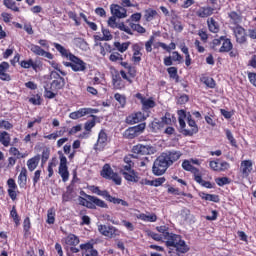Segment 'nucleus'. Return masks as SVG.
<instances>
[{
	"mask_svg": "<svg viewBox=\"0 0 256 256\" xmlns=\"http://www.w3.org/2000/svg\"><path fill=\"white\" fill-rule=\"evenodd\" d=\"M60 164L58 168V173L64 183L69 181V167L67 166V157L63 154L59 156Z\"/></svg>",
	"mask_w": 256,
	"mask_h": 256,
	"instance_id": "nucleus-9",
	"label": "nucleus"
},
{
	"mask_svg": "<svg viewBox=\"0 0 256 256\" xmlns=\"http://www.w3.org/2000/svg\"><path fill=\"white\" fill-rule=\"evenodd\" d=\"M165 240L166 247H174L178 253H187L189 251V246L185 243V240L177 234L170 233Z\"/></svg>",
	"mask_w": 256,
	"mask_h": 256,
	"instance_id": "nucleus-3",
	"label": "nucleus"
},
{
	"mask_svg": "<svg viewBox=\"0 0 256 256\" xmlns=\"http://www.w3.org/2000/svg\"><path fill=\"white\" fill-rule=\"evenodd\" d=\"M29 49L34 55H38L41 57L42 53L45 51L40 46L35 44H30Z\"/></svg>",
	"mask_w": 256,
	"mask_h": 256,
	"instance_id": "nucleus-46",
	"label": "nucleus"
},
{
	"mask_svg": "<svg viewBox=\"0 0 256 256\" xmlns=\"http://www.w3.org/2000/svg\"><path fill=\"white\" fill-rule=\"evenodd\" d=\"M132 151L136 155H155L157 148L151 145L138 144L132 148Z\"/></svg>",
	"mask_w": 256,
	"mask_h": 256,
	"instance_id": "nucleus-10",
	"label": "nucleus"
},
{
	"mask_svg": "<svg viewBox=\"0 0 256 256\" xmlns=\"http://www.w3.org/2000/svg\"><path fill=\"white\" fill-rule=\"evenodd\" d=\"M4 5L7 9H11V11H15L19 13L20 9L17 7V2L14 0H4Z\"/></svg>",
	"mask_w": 256,
	"mask_h": 256,
	"instance_id": "nucleus-38",
	"label": "nucleus"
},
{
	"mask_svg": "<svg viewBox=\"0 0 256 256\" xmlns=\"http://www.w3.org/2000/svg\"><path fill=\"white\" fill-rule=\"evenodd\" d=\"M0 143L4 146V147H9V145H11V136L3 131L0 133Z\"/></svg>",
	"mask_w": 256,
	"mask_h": 256,
	"instance_id": "nucleus-35",
	"label": "nucleus"
},
{
	"mask_svg": "<svg viewBox=\"0 0 256 256\" xmlns=\"http://www.w3.org/2000/svg\"><path fill=\"white\" fill-rule=\"evenodd\" d=\"M251 171H253V161L243 160L240 164V173H242V177L246 179L251 175Z\"/></svg>",
	"mask_w": 256,
	"mask_h": 256,
	"instance_id": "nucleus-16",
	"label": "nucleus"
},
{
	"mask_svg": "<svg viewBox=\"0 0 256 256\" xmlns=\"http://www.w3.org/2000/svg\"><path fill=\"white\" fill-rule=\"evenodd\" d=\"M70 62H65V67H71L72 71H75L76 73H79L81 71H85L87 69V63H85L83 60H81L79 57L72 54L69 58Z\"/></svg>",
	"mask_w": 256,
	"mask_h": 256,
	"instance_id": "nucleus-5",
	"label": "nucleus"
},
{
	"mask_svg": "<svg viewBox=\"0 0 256 256\" xmlns=\"http://www.w3.org/2000/svg\"><path fill=\"white\" fill-rule=\"evenodd\" d=\"M216 183L219 185V187H223V185H229L231 181H229V178L227 177H221V178H216Z\"/></svg>",
	"mask_w": 256,
	"mask_h": 256,
	"instance_id": "nucleus-62",
	"label": "nucleus"
},
{
	"mask_svg": "<svg viewBox=\"0 0 256 256\" xmlns=\"http://www.w3.org/2000/svg\"><path fill=\"white\" fill-rule=\"evenodd\" d=\"M98 231L104 237H108L109 239H115V237H119L121 235V230L111 225L107 226V225L100 224L98 225Z\"/></svg>",
	"mask_w": 256,
	"mask_h": 256,
	"instance_id": "nucleus-7",
	"label": "nucleus"
},
{
	"mask_svg": "<svg viewBox=\"0 0 256 256\" xmlns=\"http://www.w3.org/2000/svg\"><path fill=\"white\" fill-rule=\"evenodd\" d=\"M101 175L104 179H110L115 185H121V176L115 173L109 164H105L102 168Z\"/></svg>",
	"mask_w": 256,
	"mask_h": 256,
	"instance_id": "nucleus-8",
	"label": "nucleus"
},
{
	"mask_svg": "<svg viewBox=\"0 0 256 256\" xmlns=\"http://www.w3.org/2000/svg\"><path fill=\"white\" fill-rule=\"evenodd\" d=\"M201 82L206 85V87H209V89H215V80L211 77L204 76L201 78Z\"/></svg>",
	"mask_w": 256,
	"mask_h": 256,
	"instance_id": "nucleus-39",
	"label": "nucleus"
},
{
	"mask_svg": "<svg viewBox=\"0 0 256 256\" xmlns=\"http://www.w3.org/2000/svg\"><path fill=\"white\" fill-rule=\"evenodd\" d=\"M9 153L10 155H13L17 159H23V157H25V155H23L16 147H11Z\"/></svg>",
	"mask_w": 256,
	"mask_h": 256,
	"instance_id": "nucleus-56",
	"label": "nucleus"
},
{
	"mask_svg": "<svg viewBox=\"0 0 256 256\" xmlns=\"http://www.w3.org/2000/svg\"><path fill=\"white\" fill-rule=\"evenodd\" d=\"M121 223L127 231H129V232L135 231V225L132 222L127 221V220H122Z\"/></svg>",
	"mask_w": 256,
	"mask_h": 256,
	"instance_id": "nucleus-57",
	"label": "nucleus"
},
{
	"mask_svg": "<svg viewBox=\"0 0 256 256\" xmlns=\"http://www.w3.org/2000/svg\"><path fill=\"white\" fill-rule=\"evenodd\" d=\"M124 135H125V137H126L127 139H135V137H139V135L136 134L134 127L128 128V129L125 131Z\"/></svg>",
	"mask_w": 256,
	"mask_h": 256,
	"instance_id": "nucleus-48",
	"label": "nucleus"
},
{
	"mask_svg": "<svg viewBox=\"0 0 256 256\" xmlns=\"http://www.w3.org/2000/svg\"><path fill=\"white\" fill-rule=\"evenodd\" d=\"M108 27H111V29H117L119 27V24L117 23V18L115 16H111L108 19Z\"/></svg>",
	"mask_w": 256,
	"mask_h": 256,
	"instance_id": "nucleus-58",
	"label": "nucleus"
},
{
	"mask_svg": "<svg viewBox=\"0 0 256 256\" xmlns=\"http://www.w3.org/2000/svg\"><path fill=\"white\" fill-rule=\"evenodd\" d=\"M40 161H41V156H40V155H36V156H34V157L28 159L27 162H26V165H27V167H28V170H29L30 172L35 171V169H36L37 167H39V162H40Z\"/></svg>",
	"mask_w": 256,
	"mask_h": 256,
	"instance_id": "nucleus-28",
	"label": "nucleus"
},
{
	"mask_svg": "<svg viewBox=\"0 0 256 256\" xmlns=\"http://www.w3.org/2000/svg\"><path fill=\"white\" fill-rule=\"evenodd\" d=\"M185 119H187V114L185 113V110H179L178 121H179L180 129H185Z\"/></svg>",
	"mask_w": 256,
	"mask_h": 256,
	"instance_id": "nucleus-40",
	"label": "nucleus"
},
{
	"mask_svg": "<svg viewBox=\"0 0 256 256\" xmlns=\"http://www.w3.org/2000/svg\"><path fill=\"white\" fill-rule=\"evenodd\" d=\"M113 87L114 89H125V83L121 79V77L113 78Z\"/></svg>",
	"mask_w": 256,
	"mask_h": 256,
	"instance_id": "nucleus-43",
	"label": "nucleus"
},
{
	"mask_svg": "<svg viewBox=\"0 0 256 256\" xmlns=\"http://www.w3.org/2000/svg\"><path fill=\"white\" fill-rule=\"evenodd\" d=\"M95 45H99L100 46V55H102V57H105V55H107V50L111 49V46L108 43H98L96 42Z\"/></svg>",
	"mask_w": 256,
	"mask_h": 256,
	"instance_id": "nucleus-50",
	"label": "nucleus"
},
{
	"mask_svg": "<svg viewBox=\"0 0 256 256\" xmlns=\"http://www.w3.org/2000/svg\"><path fill=\"white\" fill-rule=\"evenodd\" d=\"M207 25H208V29H209V31H211V33H217L220 29L219 23L217 21H215L214 18H209L207 20Z\"/></svg>",
	"mask_w": 256,
	"mask_h": 256,
	"instance_id": "nucleus-34",
	"label": "nucleus"
},
{
	"mask_svg": "<svg viewBox=\"0 0 256 256\" xmlns=\"http://www.w3.org/2000/svg\"><path fill=\"white\" fill-rule=\"evenodd\" d=\"M126 165H123L120 168V173L123 175L126 181L130 183L139 182V174L133 170V161L129 160V158H124Z\"/></svg>",
	"mask_w": 256,
	"mask_h": 256,
	"instance_id": "nucleus-4",
	"label": "nucleus"
},
{
	"mask_svg": "<svg viewBox=\"0 0 256 256\" xmlns=\"http://www.w3.org/2000/svg\"><path fill=\"white\" fill-rule=\"evenodd\" d=\"M107 139V133H105L103 130L100 131L98 134V140L94 145L95 151H103L105 147H107Z\"/></svg>",
	"mask_w": 256,
	"mask_h": 256,
	"instance_id": "nucleus-15",
	"label": "nucleus"
},
{
	"mask_svg": "<svg viewBox=\"0 0 256 256\" xmlns=\"http://www.w3.org/2000/svg\"><path fill=\"white\" fill-rule=\"evenodd\" d=\"M149 117L148 113L143 112H135L128 116L127 121H129L132 125H135V123H141V121H145Z\"/></svg>",
	"mask_w": 256,
	"mask_h": 256,
	"instance_id": "nucleus-18",
	"label": "nucleus"
},
{
	"mask_svg": "<svg viewBox=\"0 0 256 256\" xmlns=\"http://www.w3.org/2000/svg\"><path fill=\"white\" fill-rule=\"evenodd\" d=\"M18 185L22 189L27 187V168L22 167L18 176Z\"/></svg>",
	"mask_w": 256,
	"mask_h": 256,
	"instance_id": "nucleus-29",
	"label": "nucleus"
},
{
	"mask_svg": "<svg viewBox=\"0 0 256 256\" xmlns=\"http://www.w3.org/2000/svg\"><path fill=\"white\" fill-rule=\"evenodd\" d=\"M201 199H204V201H212L213 203H219V196L215 194H207L202 193L200 194Z\"/></svg>",
	"mask_w": 256,
	"mask_h": 256,
	"instance_id": "nucleus-37",
	"label": "nucleus"
},
{
	"mask_svg": "<svg viewBox=\"0 0 256 256\" xmlns=\"http://www.w3.org/2000/svg\"><path fill=\"white\" fill-rule=\"evenodd\" d=\"M65 244L67 247H77L79 245V237L74 234H70L65 238Z\"/></svg>",
	"mask_w": 256,
	"mask_h": 256,
	"instance_id": "nucleus-32",
	"label": "nucleus"
},
{
	"mask_svg": "<svg viewBox=\"0 0 256 256\" xmlns=\"http://www.w3.org/2000/svg\"><path fill=\"white\" fill-rule=\"evenodd\" d=\"M82 129H83V125L78 124V125L73 126L72 128H70V130L68 131V134L69 135H77V133L82 131Z\"/></svg>",
	"mask_w": 256,
	"mask_h": 256,
	"instance_id": "nucleus-60",
	"label": "nucleus"
},
{
	"mask_svg": "<svg viewBox=\"0 0 256 256\" xmlns=\"http://www.w3.org/2000/svg\"><path fill=\"white\" fill-rule=\"evenodd\" d=\"M183 153L181 151H167L161 154V156L166 160L168 165H173L176 161H179L181 159V156Z\"/></svg>",
	"mask_w": 256,
	"mask_h": 256,
	"instance_id": "nucleus-13",
	"label": "nucleus"
},
{
	"mask_svg": "<svg viewBox=\"0 0 256 256\" xmlns=\"http://www.w3.org/2000/svg\"><path fill=\"white\" fill-rule=\"evenodd\" d=\"M164 125H171V118L165 116L162 118V122H152V129L155 131V133H157V131H159V129H161V127Z\"/></svg>",
	"mask_w": 256,
	"mask_h": 256,
	"instance_id": "nucleus-31",
	"label": "nucleus"
},
{
	"mask_svg": "<svg viewBox=\"0 0 256 256\" xmlns=\"http://www.w3.org/2000/svg\"><path fill=\"white\" fill-rule=\"evenodd\" d=\"M87 189L88 191L94 193L95 195L104 197L106 201L114 203V205H122V207H129V203H127V201L109 195V192H107L106 190H101L98 186L91 185L88 186Z\"/></svg>",
	"mask_w": 256,
	"mask_h": 256,
	"instance_id": "nucleus-2",
	"label": "nucleus"
},
{
	"mask_svg": "<svg viewBox=\"0 0 256 256\" xmlns=\"http://www.w3.org/2000/svg\"><path fill=\"white\" fill-rule=\"evenodd\" d=\"M62 135L63 133L61 131H56L52 134L44 135V139H48V141H57Z\"/></svg>",
	"mask_w": 256,
	"mask_h": 256,
	"instance_id": "nucleus-45",
	"label": "nucleus"
},
{
	"mask_svg": "<svg viewBox=\"0 0 256 256\" xmlns=\"http://www.w3.org/2000/svg\"><path fill=\"white\" fill-rule=\"evenodd\" d=\"M81 195H84V197L78 198L79 205H82L83 207H87V209H97V207H101L102 209H107V203L105 201L95 197L91 196L89 194H86L85 192H81Z\"/></svg>",
	"mask_w": 256,
	"mask_h": 256,
	"instance_id": "nucleus-1",
	"label": "nucleus"
},
{
	"mask_svg": "<svg viewBox=\"0 0 256 256\" xmlns=\"http://www.w3.org/2000/svg\"><path fill=\"white\" fill-rule=\"evenodd\" d=\"M82 256H97L98 252L93 248V244L85 243L80 245Z\"/></svg>",
	"mask_w": 256,
	"mask_h": 256,
	"instance_id": "nucleus-24",
	"label": "nucleus"
},
{
	"mask_svg": "<svg viewBox=\"0 0 256 256\" xmlns=\"http://www.w3.org/2000/svg\"><path fill=\"white\" fill-rule=\"evenodd\" d=\"M109 61L112 63H120V61H123V56L119 54V52H114L110 54Z\"/></svg>",
	"mask_w": 256,
	"mask_h": 256,
	"instance_id": "nucleus-47",
	"label": "nucleus"
},
{
	"mask_svg": "<svg viewBox=\"0 0 256 256\" xmlns=\"http://www.w3.org/2000/svg\"><path fill=\"white\" fill-rule=\"evenodd\" d=\"M46 223H48V225L55 223V208L48 209Z\"/></svg>",
	"mask_w": 256,
	"mask_h": 256,
	"instance_id": "nucleus-41",
	"label": "nucleus"
},
{
	"mask_svg": "<svg viewBox=\"0 0 256 256\" xmlns=\"http://www.w3.org/2000/svg\"><path fill=\"white\" fill-rule=\"evenodd\" d=\"M93 113V109L91 108H80L77 111L71 112L69 114V118L73 120L81 119V117H85V115H91Z\"/></svg>",
	"mask_w": 256,
	"mask_h": 256,
	"instance_id": "nucleus-19",
	"label": "nucleus"
},
{
	"mask_svg": "<svg viewBox=\"0 0 256 256\" xmlns=\"http://www.w3.org/2000/svg\"><path fill=\"white\" fill-rule=\"evenodd\" d=\"M114 99L119 102V105L123 108L125 107V105H127V98L125 97V95L120 94V93H116L114 95Z\"/></svg>",
	"mask_w": 256,
	"mask_h": 256,
	"instance_id": "nucleus-42",
	"label": "nucleus"
},
{
	"mask_svg": "<svg viewBox=\"0 0 256 256\" xmlns=\"http://www.w3.org/2000/svg\"><path fill=\"white\" fill-rule=\"evenodd\" d=\"M73 43L74 45H76V47H79V49H82V50L87 49V42H85V40L81 38H75Z\"/></svg>",
	"mask_w": 256,
	"mask_h": 256,
	"instance_id": "nucleus-49",
	"label": "nucleus"
},
{
	"mask_svg": "<svg viewBox=\"0 0 256 256\" xmlns=\"http://www.w3.org/2000/svg\"><path fill=\"white\" fill-rule=\"evenodd\" d=\"M10 217H12L16 226H19L21 219L19 218V214H17V209H15V207L12 208L10 212Z\"/></svg>",
	"mask_w": 256,
	"mask_h": 256,
	"instance_id": "nucleus-54",
	"label": "nucleus"
},
{
	"mask_svg": "<svg viewBox=\"0 0 256 256\" xmlns=\"http://www.w3.org/2000/svg\"><path fill=\"white\" fill-rule=\"evenodd\" d=\"M223 43V40L220 38H216L212 41L211 43V47L212 49H214V51H218L219 53V49H221V44Z\"/></svg>",
	"mask_w": 256,
	"mask_h": 256,
	"instance_id": "nucleus-52",
	"label": "nucleus"
},
{
	"mask_svg": "<svg viewBox=\"0 0 256 256\" xmlns=\"http://www.w3.org/2000/svg\"><path fill=\"white\" fill-rule=\"evenodd\" d=\"M111 14L118 19H125L127 17V10L120 5L112 4L110 6Z\"/></svg>",
	"mask_w": 256,
	"mask_h": 256,
	"instance_id": "nucleus-17",
	"label": "nucleus"
},
{
	"mask_svg": "<svg viewBox=\"0 0 256 256\" xmlns=\"http://www.w3.org/2000/svg\"><path fill=\"white\" fill-rule=\"evenodd\" d=\"M213 13H215V8H213L211 6H203L197 10L196 15H197V17H200L201 19H205L207 17H211V15H213Z\"/></svg>",
	"mask_w": 256,
	"mask_h": 256,
	"instance_id": "nucleus-22",
	"label": "nucleus"
},
{
	"mask_svg": "<svg viewBox=\"0 0 256 256\" xmlns=\"http://www.w3.org/2000/svg\"><path fill=\"white\" fill-rule=\"evenodd\" d=\"M199 131V128L197 127V123H195V120L191 119V117H188V126L185 124L184 128H181V132L183 135H188L191 137V135H195Z\"/></svg>",
	"mask_w": 256,
	"mask_h": 256,
	"instance_id": "nucleus-14",
	"label": "nucleus"
},
{
	"mask_svg": "<svg viewBox=\"0 0 256 256\" xmlns=\"http://www.w3.org/2000/svg\"><path fill=\"white\" fill-rule=\"evenodd\" d=\"M168 75L171 77V79H175L176 81L179 79V76L177 75V68L176 67H170L167 69Z\"/></svg>",
	"mask_w": 256,
	"mask_h": 256,
	"instance_id": "nucleus-59",
	"label": "nucleus"
},
{
	"mask_svg": "<svg viewBox=\"0 0 256 256\" xmlns=\"http://www.w3.org/2000/svg\"><path fill=\"white\" fill-rule=\"evenodd\" d=\"M136 218L145 223H155L157 221V215L155 213H140L136 214Z\"/></svg>",
	"mask_w": 256,
	"mask_h": 256,
	"instance_id": "nucleus-25",
	"label": "nucleus"
},
{
	"mask_svg": "<svg viewBox=\"0 0 256 256\" xmlns=\"http://www.w3.org/2000/svg\"><path fill=\"white\" fill-rule=\"evenodd\" d=\"M168 229L169 228H167V226L156 227V230L158 231V233H161L160 235H162V237H164V239H167L169 237V235L171 234V233H169Z\"/></svg>",
	"mask_w": 256,
	"mask_h": 256,
	"instance_id": "nucleus-51",
	"label": "nucleus"
},
{
	"mask_svg": "<svg viewBox=\"0 0 256 256\" xmlns=\"http://www.w3.org/2000/svg\"><path fill=\"white\" fill-rule=\"evenodd\" d=\"M8 185V195L12 201H15L17 199V183H15V180L13 178H9L7 180Z\"/></svg>",
	"mask_w": 256,
	"mask_h": 256,
	"instance_id": "nucleus-23",
	"label": "nucleus"
},
{
	"mask_svg": "<svg viewBox=\"0 0 256 256\" xmlns=\"http://www.w3.org/2000/svg\"><path fill=\"white\" fill-rule=\"evenodd\" d=\"M133 49V57L132 60L134 61V63H140L141 62V57L143 54H141V47L139 46V44H134L132 46Z\"/></svg>",
	"mask_w": 256,
	"mask_h": 256,
	"instance_id": "nucleus-33",
	"label": "nucleus"
},
{
	"mask_svg": "<svg viewBox=\"0 0 256 256\" xmlns=\"http://www.w3.org/2000/svg\"><path fill=\"white\" fill-rule=\"evenodd\" d=\"M145 127H146V124L141 123V124H139L137 126H134L132 128H134L137 135H141V133H143L145 131Z\"/></svg>",
	"mask_w": 256,
	"mask_h": 256,
	"instance_id": "nucleus-64",
	"label": "nucleus"
},
{
	"mask_svg": "<svg viewBox=\"0 0 256 256\" xmlns=\"http://www.w3.org/2000/svg\"><path fill=\"white\" fill-rule=\"evenodd\" d=\"M225 133L230 145H232V147H237V140H235V137H233L231 130H226Z\"/></svg>",
	"mask_w": 256,
	"mask_h": 256,
	"instance_id": "nucleus-55",
	"label": "nucleus"
},
{
	"mask_svg": "<svg viewBox=\"0 0 256 256\" xmlns=\"http://www.w3.org/2000/svg\"><path fill=\"white\" fill-rule=\"evenodd\" d=\"M234 35L237 43L243 44L247 41V32H245V28L241 26L234 28Z\"/></svg>",
	"mask_w": 256,
	"mask_h": 256,
	"instance_id": "nucleus-21",
	"label": "nucleus"
},
{
	"mask_svg": "<svg viewBox=\"0 0 256 256\" xmlns=\"http://www.w3.org/2000/svg\"><path fill=\"white\" fill-rule=\"evenodd\" d=\"M222 44L219 48V53H229L233 49V43H231V39L221 36Z\"/></svg>",
	"mask_w": 256,
	"mask_h": 256,
	"instance_id": "nucleus-27",
	"label": "nucleus"
},
{
	"mask_svg": "<svg viewBox=\"0 0 256 256\" xmlns=\"http://www.w3.org/2000/svg\"><path fill=\"white\" fill-rule=\"evenodd\" d=\"M120 65L122 67H124V69H127L128 73H130V75L132 77H135V70L133 68H131V66L127 62H123V60H122V61H120Z\"/></svg>",
	"mask_w": 256,
	"mask_h": 256,
	"instance_id": "nucleus-63",
	"label": "nucleus"
},
{
	"mask_svg": "<svg viewBox=\"0 0 256 256\" xmlns=\"http://www.w3.org/2000/svg\"><path fill=\"white\" fill-rule=\"evenodd\" d=\"M9 63L8 62H2L0 64V79L1 81H11V75L7 73L9 71Z\"/></svg>",
	"mask_w": 256,
	"mask_h": 256,
	"instance_id": "nucleus-26",
	"label": "nucleus"
},
{
	"mask_svg": "<svg viewBox=\"0 0 256 256\" xmlns=\"http://www.w3.org/2000/svg\"><path fill=\"white\" fill-rule=\"evenodd\" d=\"M142 105L144 109H153V107H155V101H153L151 98H145L142 102Z\"/></svg>",
	"mask_w": 256,
	"mask_h": 256,
	"instance_id": "nucleus-53",
	"label": "nucleus"
},
{
	"mask_svg": "<svg viewBox=\"0 0 256 256\" xmlns=\"http://www.w3.org/2000/svg\"><path fill=\"white\" fill-rule=\"evenodd\" d=\"M131 45V42H114V47L119 51V53H125L127 49H129V46Z\"/></svg>",
	"mask_w": 256,
	"mask_h": 256,
	"instance_id": "nucleus-36",
	"label": "nucleus"
},
{
	"mask_svg": "<svg viewBox=\"0 0 256 256\" xmlns=\"http://www.w3.org/2000/svg\"><path fill=\"white\" fill-rule=\"evenodd\" d=\"M20 67H22V69H33V71H39V69H41V65L35 61H33V59H28V60H22L19 62Z\"/></svg>",
	"mask_w": 256,
	"mask_h": 256,
	"instance_id": "nucleus-20",
	"label": "nucleus"
},
{
	"mask_svg": "<svg viewBox=\"0 0 256 256\" xmlns=\"http://www.w3.org/2000/svg\"><path fill=\"white\" fill-rule=\"evenodd\" d=\"M171 167L167 160L162 156V154L154 161L152 171L154 175L160 176L164 175V173Z\"/></svg>",
	"mask_w": 256,
	"mask_h": 256,
	"instance_id": "nucleus-6",
	"label": "nucleus"
},
{
	"mask_svg": "<svg viewBox=\"0 0 256 256\" xmlns=\"http://www.w3.org/2000/svg\"><path fill=\"white\" fill-rule=\"evenodd\" d=\"M55 167H57V158L52 159L49 163H48V177H53V169H55Z\"/></svg>",
	"mask_w": 256,
	"mask_h": 256,
	"instance_id": "nucleus-44",
	"label": "nucleus"
},
{
	"mask_svg": "<svg viewBox=\"0 0 256 256\" xmlns=\"http://www.w3.org/2000/svg\"><path fill=\"white\" fill-rule=\"evenodd\" d=\"M50 77L51 79H55L52 81L50 86L52 91H59V89H63V87H65V78L61 77L59 73L52 71Z\"/></svg>",
	"mask_w": 256,
	"mask_h": 256,
	"instance_id": "nucleus-12",
	"label": "nucleus"
},
{
	"mask_svg": "<svg viewBox=\"0 0 256 256\" xmlns=\"http://www.w3.org/2000/svg\"><path fill=\"white\" fill-rule=\"evenodd\" d=\"M102 35L104 41H111V39H113V35L111 34V31H109V29L102 28Z\"/></svg>",
	"mask_w": 256,
	"mask_h": 256,
	"instance_id": "nucleus-61",
	"label": "nucleus"
},
{
	"mask_svg": "<svg viewBox=\"0 0 256 256\" xmlns=\"http://www.w3.org/2000/svg\"><path fill=\"white\" fill-rule=\"evenodd\" d=\"M53 46L55 47V49L57 51H59L60 55L62 57H65L66 59H70L71 56H73V54L71 53V51L67 50L63 45L59 44V43H53Z\"/></svg>",
	"mask_w": 256,
	"mask_h": 256,
	"instance_id": "nucleus-30",
	"label": "nucleus"
},
{
	"mask_svg": "<svg viewBox=\"0 0 256 256\" xmlns=\"http://www.w3.org/2000/svg\"><path fill=\"white\" fill-rule=\"evenodd\" d=\"M182 169H184V171H190V173H193L194 175V179L197 183H203V178L201 177V173L199 172L198 168H195L193 166V163L190 160H184L182 162Z\"/></svg>",
	"mask_w": 256,
	"mask_h": 256,
	"instance_id": "nucleus-11",
	"label": "nucleus"
}]
</instances>
